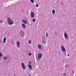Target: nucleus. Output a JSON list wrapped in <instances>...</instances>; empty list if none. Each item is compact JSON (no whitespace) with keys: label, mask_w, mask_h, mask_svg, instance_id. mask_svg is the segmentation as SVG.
Listing matches in <instances>:
<instances>
[{"label":"nucleus","mask_w":76,"mask_h":76,"mask_svg":"<svg viewBox=\"0 0 76 76\" xmlns=\"http://www.w3.org/2000/svg\"><path fill=\"white\" fill-rule=\"evenodd\" d=\"M7 21L8 22V24L10 25H11L13 24V21L10 18H8L7 19Z\"/></svg>","instance_id":"1"},{"label":"nucleus","mask_w":76,"mask_h":76,"mask_svg":"<svg viewBox=\"0 0 76 76\" xmlns=\"http://www.w3.org/2000/svg\"><path fill=\"white\" fill-rule=\"evenodd\" d=\"M61 50L62 52L65 53H64V55L65 56H66V50L63 46H62L61 47Z\"/></svg>","instance_id":"2"},{"label":"nucleus","mask_w":76,"mask_h":76,"mask_svg":"<svg viewBox=\"0 0 76 76\" xmlns=\"http://www.w3.org/2000/svg\"><path fill=\"white\" fill-rule=\"evenodd\" d=\"M64 37H65V39H68V35H67V33L66 32L64 33Z\"/></svg>","instance_id":"3"},{"label":"nucleus","mask_w":76,"mask_h":76,"mask_svg":"<svg viewBox=\"0 0 76 76\" xmlns=\"http://www.w3.org/2000/svg\"><path fill=\"white\" fill-rule=\"evenodd\" d=\"M21 66L23 69L25 70V69H26V67H25V65H24V64H23V63H21Z\"/></svg>","instance_id":"4"},{"label":"nucleus","mask_w":76,"mask_h":76,"mask_svg":"<svg viewBox=\"0 0 76 76\" xmlns=\"http://www.w3.org/2000/svg\"><path fill=\"white\" fill-rule=\"evenodd\" d=\"M17 47L18 48L20 47V42H17Z\"/></svg>","instance_id":"5"},{"label":"nucleus","mask_w":76,"mask_h":76,"mask_svg":"<svg viewBox=\"0 0 76 76\" xmlns=\"http://www.w3.org/2000/svg\"><path fill=\"white\" fill-rule=\"evenodd\" d=\"M42 54L41 53H39L38 55V57L39 58H41L42 57Z\"/></svg>","instance_id":"6"},{"label":"nucleus","mask_w":76,"mask_h":76,"mask_svg":"<svg viewBox=\"0 0 76 76\" xmlns=\"http://www.w3.org/2000/svg\"><path fill=\"white\" fill-rule=\"evenodd\" d=\"M35 16V14L34 12H31V17L32 18H34Z\"/></svg>","instance_id":"7"},{"label":"nucleus","mask_w":76,"mask_h":76,"mask_svg":"<svg viewBox=\"0 0 76 76\" xmlns=\"http://www.w3.org/2000/svg\"><path fill=\"white\" fill-rule=\"evenodd\" d=\"M6 40H7V39H6V37H4L3 40V42L4 43H5L6 42Z\"/></svg>","instance_id":"8"},{"label":"nucleus","mask_w":76,"mask_h":76,"mask_svg":"<svg viewBox=\"0 0 76 76\" xmlns=\"http://www.w3.org/2000/svg\"><path fill=\"white\" fill-rule=\"evenodd\" d=\"M38 48L40 50L42 49V46H41V45H38Z\"/></svg>","instance_id":"9"},{"label":"nucleus","mask_w":76,"mask_h":76,"mask_svg":"<svg viewBox=\"0 0 76 76\" xmlns=\"http://www.w3.org/2000/svg\"><path fill=\"white\" fill-rule=\"evenodd\" d=\"M28 66L29 68V69H32V66L31 65L29 64L28 65Z\"/></svg>","instance_id":"10"},{"label":"nucleus","mask_w":76,"mask_h":76,"mask_svg":"<svg viewBox=\"0 0 76 76\" xmlns=\"http://www.w3.org/2000/svg\"><path fill=\"white\" fill-rule=\"evenodd\" d=\"M22 22H23V23H25V24H26V23H27V20H22Z\"/></svg>","instance_id":"11"},{"label":"nucleus","mask_w":76,"mask_h":76,"mask_svg":"<svg viewBox=\"0 0 76 76\" xmlns=\"http://www.w3.org/2000/svg\"><path fill=\"white\" fill-rule=\"evenodd\" d=\"M8 58V57L7 56H4L3 57V59L4 60H6Z\"/></svg>","instance_id":"12"},{"label":"nucleus","mask_w":76,"mask_h":76,"mask_svg":"<svg viewBox=\"0 0 76 76\" xmlns=\"http://www.w3.org/2000/svg\"><path fill=\"white\" fill-rule=\"evenodd\" d=\"M20 34L21 35H24V32L22 31H20Z\"/></svg>","instance_id":"13"},{"label":"nucleus","mask_w":76,"mask_h":76,"mask_svg":"<svg viewBox=\"0 0 76 76\" xmlns=\"http://www.w3.org/2000/svg\"><path fill=\"white\" fill-rule=\"evenodd\" d=\"M52 13L53 15H54V14H55V10H52Z\"/></svg>","instance_id":"14"},{"label":"nucleus","mask_w":76,"mask_h":76,"mask_svg":"<svg viewBox=\"0 0 76 76\" xmlns=\"http://www.w3.org/2000/svg\"><path fill=\"white\" fill-rule=\"evenodd\" d=\"M22 26L23 28H25V25L24 24H22Z\"/></svg>","instance_id":"15"},{"label":"nucleus","mask_w":76,"mask_h":76,"mask_svg":"<svg viewBox=\"0 0 76 76\" xmlns=\"http://www.w3.org/2000/svg\"><path fill=\"white\" fill-rule=\"evenodd\" d=\"M30 1L32 3H34V0H31Z\"/></svg>","instance_id":"16"},{"label":"nucleus","mask_w":76,"mask_h":76,"mask_svg":"<svg viewBox=\"0 0 76 76\" xmlns=\"http://www.w3.org/2000/svg\"><path fill=\"white\" fill-rule=\"evenodd\" d=\"M28 42L29 44H31V40H29Z\"/></svg>","instance_id":"17"},{"label":"nucleus","mask_w":76,"mask_h":76,"mask_svg":"<svg viewBox=\"0 0 76 76\" xmlns=\"http://www.w3.org/2000/svg\"><path fill=\"white\" fill-rule=\"evenodd\" d=\"M32 21H33V22H35V19H33Z\"/></svg>","instance_id":"18"},{"label":"nucleus","mask_w":76,"mask_h":76,"mask_svg":"<svg viewBox=\"0 0 76 76\" xmlns=\"http://www.w3.org/2000/svg\"><path fill=\"white\" fill-rule=\"evenodd\" d=\"M28 55L29 56H31V55H32V53H28Z\"/></svg>","instance_id":"19"},{"label":"nucleus","mask_w":76,"mask_h":76,"mask_svg":"<svg viewBox=\"0 0 76 76\" xmlns=\"http://www.w3.org/2000/svg\"><path fill=\"white\" fill-rule=\"evenodd\" d=\"M0 57H2V54L1 53H0Z\"/></svg>","instance_id":"20"},{"label":"nucleus","mask_w":76,"mask_h":76,"mask_svg":"<svg viewBox=\"0 0 76 76\" xmlns=\"http://www.w3.org/2000/svg\"><path fill=\"white\" fill-rule=\"evenodd\" d=\"M36 6L37 7H38V4H36Z\"/></svg>","instance_id":"21"},{"label":"nucleus","mask_w":76,"mask_h":76,"mask_svg":"<svg viewBox=\"0 0 76 76\" xmlns=\"http://www.w3.org/2000/svg\"><path fill=\"white\" fill-rule=\"evenodd\" d=\"M63 75H64V76H66V73H64L63 74Z\"/></svg>","instance_id":"22"},{"label":"nucleus","mask_w":76,"mask_h":76,"mask_svg":"<svg viewBox=\"0 0 76 76\" xmlns=\"http://www.w3.org/2000/svg\"><path fill=\"white\" fill-rule=\"evenodd\" d=\"M46 37H48V34H47V32H46Z\"/></svg>","instance_id":"23"},{"label":"nucleus","mask_w":76,"mask_h":76,"mask_svg":"<svg viewBox=\"0 0 76 76\" xmlns=\"http://www.w3.org/2000/svg\"><path fill=\"white\" fill-rule=\"evenodd\" d=\"M0 23H3V21L2 20H1L0 21Z\"/></svg>","instance_id":"24"},{"label":"nucleus","mask_w":76,"mask_h":76,"mask_svg":"<svg viewBox=\"0 0 76 76\" xmlns=\"http://www.w3.org/2000/svg\"><path fill=\"white\" fill-rule=\"evenodd\" d=\"M42 43H44V44L45 43V42H44V41H42Z\"/></svg>","instance_id":"25"},{"label":"nucleus","mask_w":76,"mask_h":76,"mask_svg":"<svg viewBox=\"0 0 76 76\" xmlns=\"http://www.w3.org/2000/svg\"><path fill=\"white\" fill-rule=\"evenodd\" d=\"M72 72L73 73V74H74V71H73Z\"/></svg>","instance_id":"26"},{"label":"nucleus","mask_w":76,"mask_h":76,"mask_svg":"<svg viewBox=\"0 0 76 76\" xmlns=\"http://www.w3.org/2000/svg\"><path fill=\"white\" fill-rule=\"evenodd\" d=\"M69 55H67V56H68V57H69Z\"/></svg>","instance_id":"27"},{"label":"nucleus","mask_w":76,"mask_h":76,"mask_svg":"<svg viewBox=\"0 0 76 76\" xmlns=\"http://www.w3.org/2000/svg\"><path fill=\"white\" fill-rule=\"evenodd\" d=\"M29 64H31V62H29Z\"/></svg>","instance_id":"28"},{"label":"nucleus","mask_w":76,"mask_h":76,"mask_svg":"<svg viewBox=\"0 0 76 76\" xmlns=\"http://www.w3.org/2000/svg\"><path fill=\"white\" fill-rule=\"evenodd\" d=\"M66 66H67V65H66Z\"/></svg>","instance_id":"29"},{"label":"nucleus","mask_w":76,"mask_h":76,"mask_svg":"<svg viewBox=\"0 0 76 76\" xmlns=\"http://www.w3.org/2000/svg\"><path fill=\"white\" fill-rule=\"evenodd\" d=\"M63 62L64 63V61H63Z\"/></svg>","instance_id":"30"},{"label":"nucleus","mask_w":76,"mask_h":76,"mask_svg":"<svg viewBox=\"0 0 76 76\" xmlns=\"http://www.w3.org/2000/svg\"><path fill=\"white\" fill-rule=\"evenodd\" d=\"M43 38H44V37H43Z\"/></svg>","instance_id":"31"},{"label":"nucleus","mask_w":76,"mask_h":76,"mask_svg":"<svg viewBox=\"0 0 76 76\" xmlns=\"http://www.w3.org/2000/svg\"><path fill=\"white\" fill-rule=\"evenodd\" d=\"M29 76H31V75H29Z\"/></svg>","instance_id":"32"}]
</instances>
